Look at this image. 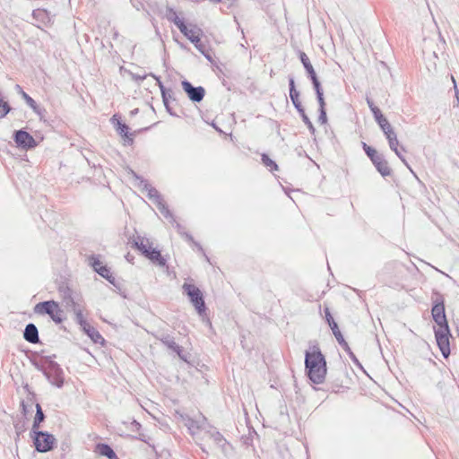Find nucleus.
Listing matches in <instances>:
<instances>
[{
  "label": "nucleus",
  "mask_w": 459,
  "mask_h": 459,
  "mask_svg": "<svg viewBox=\"0 0 459 459\" xmlns=\"http://www.w3.org/2000/svg\"><path fill=\"white\" fill-rule=\"evenodd\" d=\"M182 34H184L185 37H186L192 43H198L200 41V35L202 33V30L198 28H192L189 29L185 24V29L183 30H180Z\"/></svg>",
  "instance_id": "nucleus-17"
},
{
  "label": "nucleus",
  "mask_w": 459,
  "mask_h": 459,
  "mask_svg": "<svg viewBox=\"0 0 459 459\" xmlns=\"http://www.w3.org/2000/svg\"><path fill=\"white\" fill-rule=\"evenodd\" d=\"M301 117H302V120L303 122L307 126L309 131L314 134L316 129L312 124V122L310 121V119L308 118V117L306 115L305 113V110H303V113H299Z\"/></svg>",
  "instance_id": "nucleus-34"
},
{
  "label": "nucleus",
  "mask_w": 459,
  "mask_h": 459,
  "mask_svg": "<svg viewBox=\"0 0 459 459\" xmlns=\"http://www.w3.org/2000/svg\"><path fill=\"white\" fill-rule=\"evenodd\" d=\"M325 319L329 325H330V324L335 323V321L333 320V318L331 315L330 309L327 307H325Z\"/></svg>",
  "instance_id": "nucleus-40"
},
{
  "label": "nucleus",
  "mask_w": 459,
  "mask_h": 459,
  "mask_svg": "<svg viewBox=\"0 0 459 459\" xmlns=\"http://www.w3.org/2000/svg\"><path fill=\"white\" fill-rule=\"evenodd\" d=\"M339 344H340V345H342V348H343L347 352L351 351V349H350V347H349L348 343L345 342V340H344V339H343V342H339Z\"/></svg>",
  "instance_id": "nucleus-51"
},
{
  "label": "nucleus",
  "mask_w": 459,
  "mask_h": 459,
  "mask_svg": "<svg viewBox=\"0 0 459 459\" xmlns=\"http://www.w3.org/2000/svg\"><path fill=\"white\" fill-rule=\"evenodd\" d=\"M184 420L185 425L187 427V429L193 435L197 433L201 429H204V424L206 422V419L203 416H201L198 420L186 418Z\"/></svg>",
  "instance_id": "nucleus-13"
},
{
  "label": "nucleus",
  "mask_w": 459,
  "mask_h": 459,
  "mask_svg": "<svg viewBox=\"0 0 459 459\" xmlns=\"http://www.w3.org/2000/svg\"><path fill=\"white\" fill-rule=\"evenodd\" d=\"M111 121L113 124L117 125V133L125 137L129 143H132L133 139L128 136L129 127L126 124H123L118 119H117L116 115L112 117Z\"/></svg>",
  "instance_id": "nucleus-18"
},
{
  "label": "nucleus",
  "mask_w": 459,
  "mask_h": 459,
  "mask_svg": "<svg viewBox=\"0 0 459 459\" xmlns=\"http://www.w3.org/2000/svg\"><path fill=\"white\" fill-rule=\"evenodd\" d=\"M451 80L454 83V89H455V96L458 98V90H457V87H456V82H455V77L453 75H451Z\"/></svg>",
  "instance_id": "nucleus-53"
},
{
  "label": "nucleus",
  "mask_w": 459,
  "mask_h": 459,
  "mask_svg": "<svg viewBox=\"0 0 459 459\" xmlns=\"http://www.w3.org/2000/svg\"><path fill=\"white\" fill-rule=\"evenodd\" d=\"M98 452L108 459H116L117 456L113 449L107 444H99L97 446Z\"/></svg>",
  "instance_id": "nucleus-23"
},
{
  "label": "nucleus",
  "mask_w": 459,
  "mask_h": 459,
  "mask_svg": "<svg viewBox=\"0 0 459 459\" xmlns=\"http://www.w3.org/2000/svg\"><path fill=\"white\" fill-rule=\"evenodd\" d=\"M182 87L188 98L194 102H200L204 97V89L201 86L194 87L189 82L183 81Z\"/></svg>",
  "instance_id": "nucleus-11"
},
{
  "label": "nucleus",
  "mask_w": 459,
  "mask_h": 459,
  "mask_svg": "<svg viewBox=\"0 0 459 459\" xmlns=\"http://www.w3.org/2000/svg\"><path fill=\"white\" fill-rule=\"evenodd\" d=\"M23 338L30 343L39 342L38 328L34 324H28L23 333Z\"/></svg>",
  "instance_id": "nucleus-14"
},
{
  "label": "nucleus",
  "mask_w": 459,
  "mask_h": 459,
  "mask_svg": "<svg viewBox=\"0 0 459 459\" xmlns=\"http://www.w3.org/2000/svg\"><path fill=\"white\" fill-rule=\"evenodd\" d=\"M131 428L133 430H138L141 428V424L136 420H133L131 422Z\"/></svg>",
  "instance_id": "nucleus-48"
},
{
  "label": "nucleus",
  "mask_w": 459,
  "mask_h": 459,
  "mask_svg": "<svg viewBox=\"0 0 459 459\" xmlns=\"http://www.w3.org/2000/svg\"><path fill=\"white\" fill-rule=\"evenodd\" d=\"M362 144H363V149H364L365 152L367 153V155L368 156L369 159L372 156L375 155V153L377 152V151L375 149H373L370 146L367 145V143H362Z\"/></svg>",
  "instance_id": "nucleus-36"
},
{
  "label": "nucleus",
  "mask_w": 459,
  "mask_h": 459,
  "mask_svg": "<svg viewBox=\"0 0 459 459\" xmlns=\"http://www.w3.org/2000/svg\"><path fill=\"white\" fill-rule=\"evenodd\" d=\"M139 186L142 188V190H144L147 192L148 198L157 206L160 212L168 220H169V222L176 223V227L178 230V232L186 238V240L194 242V239L191 235L188 233L183 232L182 228L180 224L177 223L172 213L167 207L166 204L164 203L162 197L159 194V192L152 187L150 184H148L146 181L141 179Z\"/></svg>",
  "instance_id": "nucleus-2"
},
{
  "label": "nucleus",
  "mask_w": 459,
  "mask_h": 459,
  "mask_svg": "<svg viewBox=\"0 0 459 459\" xmlns=\"http://www.w3.org/2000/svg\"><path fill=\"white\" fill-rule=\"evenodd\" d=\"M45 419V415L42 411V409H41V406L37 403L36 404V415H35V418H34V421H33V424H32V432L35 433V432H38V429L39 427V424L44 420Z\"/></svg>",
  "instance_id": "nucleus-22"
},
{
  "label": "nucleus",
  "mask_w": 459,
  "mask_h": 459,
  "mask_svg": "<svg viewBox=\"0 0 459 459\" xmlns=\"http://www.w3.org/2000/svg\"><path fill=\"white\" fill-rule=\"evenodd\" d=\"M319 112H320V114L318 117V122H320L321 124H325L327 122L325 109H319Z\"/></svg>",
  "instance_id": "nucleus-41"
},
{
  "label": "nucleus",
  "mask_w": 459,
  "mask_h": 459,
  "mask_svg": "<svg viewBox=\"0 0 459 459\" xmlns=\"http://www.w3.org/2000/svg\"><path fill=\"white\" fill-rule=\"evenodd\" d=\"M161 342L173 351L177 352L178 356H181V347L178 345L172 338H170L169 336H165L161 339Z\"/></svg>",
  "instance_id": "nucleus-25"
},
{
  "label": "nucleus",
  "mask_w": 459,
  "mask_h": 459,
  "mask_svg": "<svg viewBox=\"0 0 459 459\" xmlns=\"http://www.w3.org/2000/svg\"><path fill=\"white\" fill-rule=\"evenodd\" d=\"M399 158L400 160L406 165V167L411 170V169L410 168L409 164L407 163L405 158L402 155L401 152L399 149H397V152H394Z\"/></svg>",
  "instance_id": "nucleus-47"
},
{
  "label": "nucleus",
  "mask_w": 459,
  "mask_h": 459,
  "mask_svg": "<svg viewBox=\"0 0 459 459\" xmlns=\"http://www.w3.org/2000/svg\"><path fill=\"white\" fill-rule=\"evenodd\" d=\"M388 143H389V147L392 151H394V152H397V149H398V144H399V142L397 139H393L392 141H388Z\"/></svg>",
  "instance_id": "nucleus-43"
},
{
  "label": "nucleus",
  "mask_w": 459,
  "mask_h": 459,
  "mask_svg": "<svg viewBox=\"0 0 459 459\" xmlns=\"http://www.w3.org/2000/svg\"><path fill=\"white\" fill-rule=\"evenodd\" d=\"M34 13L43 14V13H45V11H42V10H37L36 12H34Z\"/></svg>",
  "instance_id": "nucleus-56"
},
{
  "label": "nucleus",
  "mask_w": 459,
  "mask_h": 459,
  "mask_svg": "<svg viewBox=\"0 0 459 459\" xmlns=\"http://www.w3.org/2000/svg\"><path fill=\"white\" fill-rule=\"evenodd\" d=\"M82 330L87 333V335L95 342V343H103L104 338L101 334L90 324H88L85 328Z\"/></svg>",
  "instance_id": "nucleus-21"
},
{
  "label": "nucleus",
  "mask_w": 459,
  "mask_h": 459,
  "mask_svg": "<svg viewBox=\"0 0 459 459\" xmlns=\"http://www.w3.org/2000/svg\"><path fill=\"white\" fill-rule=\"evenodd\" d=\"M184 292L188 296L191 304L195 307L200 316L205 315L206 307L204 295L200 289L194 284L184 283L182 286Z\"/></svg>",
  "instance_id": "nucleus-5"
},
{
  "label": "nucleus",
  "mask_w": 459,
  "mask_h": 459,
  "mask_svg": "<svg viewBox=\"0 0 459 459\" xmlns=\"http://www.w3.org/2000/svg\"><path fill=\"white\" fill-rule=\"evenodd\" d=\"M152 76L156 79V81H157V82H158V84H159V87H160V91H161V93H162L163 100H164V102L166 103L167 99H166V93H165L164 86H163L162 82L160 81V79H159L158 77H156V76H154V75H152Z\"/></svg>",
  "instance_id": "nucleus-44"
},
{
  "label": "nucleus",
  "mask_w": 459,
  "mask_h": 459,
  "mask_svg": "<svg viewBox=\"0 0 459 459\" xmlns=\"http://www.w3.org/2000/svg\"><path fill=\"white\" fill-rule=\"evenodd\" d=\"M367 102L368 104V107L370 108V110L372 111V113L374 114V117L377 118V117H379V115H382L380 109L376 107L373 103L372 100H370L369 99L367 100Z\"/></svg>",
  "instance_id": "nucleus-35"
},
{
  "label": "nucleus",
  "mask_w": 459,
  "mask_h": 459,
  "mask_svg": "<svg viewBox=\"0 0 459 459\" xmlns=\"http://www.w3.org/2000/svg\"><path fill=\"white\" fill-rule=\"evenodd\" d=\"M370 160L373 162V164L376 166V165H377V162H381L385 159H384V157L382 155L378 154L377 152L375 153V155L370 158Z\"/></svg>",
  "instance_id": "nucleus-42"
},
{
  "label": "nucleus",
  "mask_w": 459,
  "mask_h": 459,
  "mask_svg": "<svg viewBox=\"0 0 459 459\" xmlns=\"http://www.w3.org/2000/svg\"><path fill=\"white\" fill-rule=\"evenodd\" d=\"M14 428L16 430V433L19 435L21 432L23 431V425H20L19 423L14 424Z\"/></svg>",
  "instance_id": "nucleus-49"
},
{
  "label": "nucleus",
  "mask_w": 459,
  "mask_h": 459,
  "mask_svg": "<svg viewBox=\"0 0 459 459\" xmlns=\"http://www.w3.org/2000/svg\"><path fill=\"white\" fill-rule=\"evenodd\" d=\"M310 79L312 81V83H313V86H314V89H315L316 92L323 91L322 88H321V84H320L316 75V76H312Z\"/></svg>",
  "instance_id": "nucleus-38"
},
{
  "label": "nucleus",
  "mask_w": 459,
  "mask_h": 459,
  "mask_svg": "<svg viewBox=\"0 0 459 459\" xmlns=\"http://www.w3.org/2000/svg\"><path fill=\"white\" fill-rule=\"evenodd\" d=\"M36 368L44 374L52 385L57 387H61L63 385V370L56 362L48 359H44L39 363H36Z\"/></svg>",
  "instance_id": "nucleus-3"
},
{
  "label": "nucleus",
  "mask_w": 459,
  "mask_h": 459,
  "mask_svg": "<svg viewBox=\"0 0 459 459\" xmlns=\"http://www.w3.org/2000/svg\"><path fill=\"white\" fill-rule=\"evenodd\" d=\"M330 328H331L333 335L335 336L337 342H343L344 338H343L341 331L339 330L337 324L336 323L330 324Z\"/></svg>",
  "instance_id": "nucleus-32"
},
{
  "label": "nucleus",
  "mask_w": 459,
  "mask_h": 459,
  "mask_svg": "<svg viewBox=\"0 0 459 459\" xmlns=\"http://www.w3.org/2000/svg\"><path fill=\"white\" fill-rule=\"evenodd\" d=\"M300 61L302 65H304V68L306 69L307 73L308 74L309 77L316 76V72L313 68V65H311L309 58L304 52H300L299 54Z\"/></svg>",
  "instance_id": "nucleus-24"
},
{
  "label": "nucleus",
  "mask_w": 459,
  "mask_h": 459,
  "mask_svg": "<svg viewBox=\"0 0 459 459\" xmlns=\"http://www.w3.org/2000/svg\"><path fill=\"white\" fill-rule=\"evenodd\" d=\"M13 140L17 147L23 150H30L38 145L33 136L24 130L15 131Z\"/></svg>",
  "instance_id": "nucleus-9"
},
{
  "label": "nucleus",
  "mask_w": 459,
  "mask_h": 459,
  "mask_svg": "<svg viewBox=\"0 0 459 459\" xmlns=\"http://www.w3.org/2000/svg\"><path fill=\"white\" fill-rule=\"evenodd\" d=\"M83 307L77 309L75 312H74L75 316L76 322L81 325L82 328H85V326L89 324L82 314Z\"/></svg>",
  "instance_id": "nucleus-29"
},
{
  "label": "nucleus",
  "mask_w": 459,
  "mask_h": 459,
  "mask_svg": "<svg viewBox=\"0 0 459 459\" xmlns=\"http://www.w3.org/2000/svg\"><path fill=\"white\" fill-rule=\"evenodd\" d=\"M148 252L144 254V255L150 259L152 262L158 264L160 266L166 265V260L160 255V252L152 247H148Z\"/></svg>",
  "instance_id": "nucleus-15"
},
{
  "label": "nucleus",
  "mask_w": 459,
  "mask_h": 459,
  "mask_svg": "<svg viewBox=\"0 0 459 459\" xmlns=\"http://www.w3.org/2000/svg\"><path fill=\"white\" fill-rule=\"evenodd\" d=\"M21 405H22V411H23V413L25 414V413H26V405H25L24 402H22V404H21Z\"/></svg>",
  "instance_id": "nucleus-55"
},
{
  "label": "nucleus",
  "mask_w": 459,
  "mask_h": 459,
  "mask_svg": "<svg viewBox=\"0 0 459 459\" xmlns=\"http://www.w3.org/2000/svg\"><path fill=\"white\" fill-rule=\"evenodd\" d=\"M431 314L434 321L438 325V328L448 327L445 313L444 300L442 298L436 299L435 304L431 309Z\"/></svg>",
  "instance_id": "nucleus-10"
},
{
  "label": "nucleus",
  "mask_w": 459,
  "mask_h": 459,
  "mask_svg": "<svg viewBox=\"0 0 459 459\" xmlns=\"http://www.w3.org/2000/svg\"><path fill=\"white\" fill-rule=\"evenodd\" d=\"M34 312L38 315H48L56 324L64 321V311L55 300H48L38 303L34 307Z\"/></svg>",
  "instance_id": "nucleus-4"
},
{
  "label": "nucleus",
  "mask_w": 459,
  "mask_h": 459,
  "mask_svg": "<svg viewBox=\"0 0 459 459\" xmlns=\"http://www.w3.org/2000/svg\"><path fill=\"white\" fill-rule=\"evenodd\" d=\"M384 134H385L388 141H392L393 139H397L396 134L394 133L393 128H391L390 130L386 131Z\"/></svg>",
  "instance_id": "nucleus-45"
},
{
  "label": "nucleus",
  "mask_w": 459,
  "mask_h": 459,
  "mask_svg": "<svg viewBox=\"0 0 459 459\" xmlns=\"http://www.w3.org/2000/svg\"><path fill=\"white\" fill-rule=\"evenodd\" d=\"M10 111V106L7 102L0 100V118L4 117Z\"/></svg>",
  "instance_id": "nucleus-33"
},
{
  "label": "nucleus",
  "mask_w": 459,
  "mask_h": 459,
  "mask_svg": "<svg viewBox=\"0 0 459 459\" xmlns=\"http://www.w3.org/2000/svg\"><path fill=\"white\" fill-rule=\"evenodd\" d=\"M290 100L294 105V107L297 108V110L299 111V113H303V107L301 105V102L299 101V92H296V93H291L290 94Z\"/></svg>",
  "instance_id": "nucleus-30"
},
{
  "label": "nucleus",
  "mask_w": 459,
  "mask_h": 459,
  "mask_svg": "<svg viewBox=\"0 0 459 459\" xmlns=\"http://www.w3.org/2000/svg\"><path fill=\"white\" fill-rule=\"evenodd\" d=\"M55 442V437L48 432L38 431L34 433L35 448L40 453L50 451L53 448Z\"/></svg>",
  "instance_id": "nucleus-6"
},
{
  "label": "nucleus",
  "mask_w": 459,
  "mask_h": 459,
  "mask_svg": "<svg viewBox=\"0 0 459 459\" xmlns=\"http://www.w3.org/2000/svg\"><path fill=\"white\" fill-rule=\"evenodd\" d=\"M133 246L137 248L143 255L148 252L149 247H152L149 239L137 236L133 240Z\"/></svg>",
  "instance_id": "nucleus-20"
},
{
  "label": "nucleus",
  "mask_w": 459,
  "mask_h": 459,
  "mask_svg": "<svg viewBox=\"0 0 459 459\" xmlns=\"http://www.w3.org/2000/svg\"><path fill=\"white\" fill-rule=\"evenodd\" d=\"M195 246L199 247V249H202L201 247L198 245V243H195Z\"/></svg>",
  "instance_id": "nucleus-58"
},
{
  "label": "nucleus",
  "mask_w": 459,
  "mask_h": 459,
  "mask_svg": "<svg viewBox=\"0 0 459 459\" xmlns=\"http://www.w3.org/2000/svg\"><path fill=\"white\" fill-rule=\"evenodd\" d=\"M130 76L135 82H142V81H143L147 77V74H134L133 72H130Z\"/></svg>",
  "instance_id": "nucleus-37"
},
{
  "label": "nucleus",
  "mask_w": 459,
  "mask_h": 459,
  "mask_svg": "<svg viewBox=\"0 0 459 459\" xmlns=\"http://www.w3.org/2000/svg\"><path fill=\"white\" fill-rule=\"evenodd\" d=\"M166 18L174 22L179 30H183L185 29V22L178 17L177 12L173 8H167Z\"/></svg>",
  "instance_id": "nucleus-19"
},
{
  "label": "nucleus",
  "mask_w": 459,
  "mask_h": 459,
  "mask_svg": "<svg viewBox=\"0 0 459 459\" xmlns=\"http://www.w3.org/2000/svg\"><path fill=\"white\" fill-rule=\"evenodd\" d=\"M16 88H17V91H20V92H21V93H22V91H23L22 90V88L20 87V85H16Z\"/></svg>",
  "instance_id": "nucleus-57"
},
{
  "label": "nucleus",
  "mask_w": 459,
  "mask_h": 459,
  "mask_svg": "<svg viewBox=\"0 0 459 459\" xmlns=\"http://www.w3.org/2000/svg\"><path fill=\"white\" fill-rule=\"evenodd\" d=\"M91 266L93 267V269L100 276H102L103 278H105L108 281H109L110 282H112L111 279H113V276L110 273L109 269L106 265H103L102 263L99 259H97L95 257L91 258Z\"/></svg>",
  "instance_id": "nucleus-12"
},
{
  "label": "nucleus",
  "mask_w": 459,
  "mask_h": 459,
  "mask_svg": "<svg viewBox=\"0 0 459 459\" xmlns=\"http://www.w3.org/2000/svg\"><path fill=\"white\" fill-rule=\"evenodd\" d=\"M22 96L23 98V100H25V102L37 113H39V110H38V105L36 103V101L31 98L30 97L26 92L24 91H22Z\"/></svg>",
  "instance_id": "nucleus-31"
},
{
  "label": "nucleus",
  "mask_w": 459,
  "mask_h": 459,
  "mask_svg": "<svg viewBox=\"0 0 459 459\" xmlns=\"http://www.w3.org/2000/svg\"><path fill=\"white\" fill-rule=\"evenodd\" d=\"M316 98H317V99L324 98L323 91H317V92H316Z\"/></svg>",
  "instance_id": "nucleus-54"
},
{
  "label": "nucleus",
  "mask_w": 459,
  "mask_h": 459,
  "mask_svg": "<svg viewBox=\"0 0 459 459\" xmlns=\"http://www.w3.org/2000/svg\"><path fill=\"white\" fill-rule=\"evenodd\" d=\"M64 302L65 307L71 310L73 313L82 307L80 300L74 297L70 291L64 297Z\"/></svg>",
  "instance_id": "nucleus-16"
},
{
  "label": "nucleus",
  "mask_w": 459,
  "mask_h": 459,
  "mask_svg": "<svg viewBox=\"0 0 459 459\" xmlns=\"http://www.w3.org/2000/svg\"><path fill=\"white\" fill-rule=\"evenodd\" d=\"M289 83H290V94L299 92L295 89V82H294V79L293 78H290Z\"/></svg>",
  "instance_id": "nucleus-46"
},
{
  "label": "nucleus",
  "mask_w": 459,
  "mask_h": 459,
  "mask_svg": "<svg viewBox=\"0 0 459 459\" xmlns=\"http://www.w3.org/2000/svg\"><path fill=\"white\" fill-rule=\"evenodd\" d=\"M377 171L384 177L389 176L391 174V169L388 166V163L385 160L381 162H377V165L375 166Z\"/></svg>",
  "instance_id": "nucleus-26"
},
{
  "label": "nucleus",
  "mask_w": 459,
  "mask_h": 459,
  "mask_svg": "<svg viewBox=\"0 0 459 459\" xmlns=\"http://www.w3.org/2000/svg\"><path fill=\"white\" fill-rule=\"evenodd\" d=\"M116 459H118L117 457Z\"/></svg>",
  "instance_id": "nucleus-59"
},
{
  "label": "nucleus",
  "mask_w": 459,
  "mask_h": 459,
  "mask_svg": "<svg viewBox=\"0 0 459 459\" xmlns=\"http://www.w3.org/2000/svg\"><path fill=\"white\" fill-rule=\"evenodd\" d=\"M262 161L270 171L278 170V165L273 160H271L268 155L263 154Z\"/></svg>",
  "instance_id": "nucleus-27"
},
{
  "label": "nucleus",
  "mask_w": 459,
  "mask_h": 459,
  "mask_svg": "<svg viewBox=\"0 0 459 459\" xmlns=\"http://www.w3.org/2000/svg\"><path fill=\"white\" fill-rule=\"evenodd\" d=\"M381 129L384 133L390 130L392 128L391 125L387 121V119L382 115H379L377 118H375Z\"/></svg>",
  "instance_id": "nucleus-28"
},
{
  "label": "nucleus",
  "mask_w": 459,
  "mask_h": 459,
  "mask_svg": "<svg viewBox=\"0 0 459 459\" xmlns=\"http://www.w3.org/2000/svg\"><path fill=\"white\" fill-rule=\"evenodd\" d=\"M317 101L319 104V109H325V99L324 98L317 99Z\"/></svg>",
  "instance_id": "nucleus-50"
},
{
  "label": "nucleus",
  "mask_w": 459,
  "mask_h": 459,
  "mask_svg": "<svg viewBox=\"0 0 459 459\" xmlns=\"http://www.w3.org/2000/svg\"><path fill=\"white\" fill-rule=\"evenodd\" d=\"M207 434L224 456H229L231 454V445L224 438V437L219 431H217L215 429L211 428L207 431Z\"/></svg>",
  "instance_id": "nucleus-8"
},
{
  "label": "nucleus",
  "mask_w": 459,
  "mask_h": 459,
  "mask_svg": "<svg viewBox=\"0 0 459 459\" xmlns=\"http://www.w3.org/2000/svg\"><path fill=\"white\" fill-rule=\"evenodd\" d=\"M350 358L356 363V364H359V360L357 359L356 356L354 355V353L351 351L348 352Z\"/></svg>",
  "instance_id": "nucleus-52"
},
{
  "label": "nucleus",
  "mask_w": 459,
  "mask_h": 459,
  "mask_svg": "<svg viewBox=\"0 0 459 459\" xmlns=\"http://www.w3.org/2000/svg\"><path fill=\"white\" fill-rule=\"evenodd\" d=\"M449 327H442L435 329V337L437 343V346L444 356V358H448L450 355V337Z\"/></svg>",
  "instance_id": "nucleus-7"
},
{
  "label": "nucleus",
  "mask_w": 459,
  "mask_h": 459,
  "mask_svg": "<svg viewBox=\"0 0 459 459\" xmlns=\"http://www.w3.org/2000/svg\"><path fill=\"white\" fill-rule=\"evenodd\" d=\"M305 366L308 378L314 384H322L326 376V361L317 346H313L305 354Z\"/></svg>",
  "instance_id": "nucleus-1"
},
{
  "label": "nucleus",
  "mask_w": 459,
  "mask_h": 459,
  "mask_svg": "<svg viewBox=\"0 0 459 459\" xmlns=\"http://www.w3.org/2000/svg\"><path fill=\"white\" fill-rule=\"evenodd\" d=\"M195 44V47L203 54L205 56V57L207 59H211L210 56L208 54L205 53V48L204 46V44H202L200 41L198 43H194Z\"/></svg>",
  "instance_id": "nucleus-39"
}]
</instances>
